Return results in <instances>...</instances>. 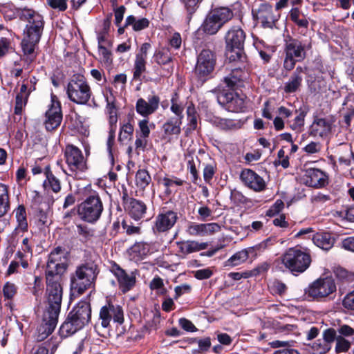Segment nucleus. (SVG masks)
Here are the masks:
<instances>
[{
  "instance_id": "nucleus-51",
  "label": "nucleus",
  "mask_w": 354,
  "mask_h": 354,
  "mask_svg": "<svg viewBox=\"0 0 354 354\" xmlns=\"http://www.w3.org/2000/svg\"><path fill=\"white\" fill-rule=\"evenodd\" d=\"M133 131L134 129L131 124L129 122L124 124L120 128L118 138L119 141L124 142L126 140H130L132 138Z\"/></svg>"
},
{
  "instance_id": "nucleus-46",
  "label": "nucleus",
  "mask_w": 354,
  "mask_h": 354,
  "mask_svg": "<svg viewBox=\"0 0 354 354\" xmlns=\"http://www.w3.org/2000/svg\"><path fill=\"white\" fill-rule=\"evenodd\" d=\"M290 19L295 23L299 27L308 28V21L305 15L297 8H292L290 11Z\"/></svg>"
},
{
  "instance_id": "nucleus-53",
  "label": "nucleus",
  "mask_w": 354,
  "mask_h": 354,
  "mask_svg": "<svg viewBox=\"0 0 354 354\" xmlns=\"http://www.w3.org/2000/svg\"><path fill=\"white\" fill-rule=\"evenodd\" d=\"M248 259H249L248 253L245 249H243L232 255L228 259V262L231 266H236L245 262Z\"/></svg>"
},
{
  "instance_id": "nucleus-16",
  "label": "nucleus",
  "mask_w": 354,
  "mask_h": 354,
  "mask_svg": "<svg viewBox=\"0 0 354 354\" xmlns=\"http://www.w3.org/2000/svg\"><path fill=\"white\" fill-rule=\"evenodd\" d=\"M58 321V315L49 312H44L41 323L39 324L35 335L37 342L46 339L55 330Z\"/></svg>"
},
{
  "instance_id": "nucleus-35",
  "label": "nucleus",
  "mask_w": 354,
  "mask_h": 354,
  "mask_svg": "<svg viewBox=\"0 0 354 354\" xmlns=\"http://www.w3.org/2000/svg\"><path fill=\"white\" fill-rule=\"evenodd\" d=\"M273 245L274 240L271 238H268L254 246L245 248V251L248 253V257L254 259Z\"/></svg>"
},
{
  "instance_id": "nucleus-45",
  "label": "nucleus",
  "mask_w": 354,
  "mask_h": 354,
  "mask_svg": "<svg viewBox=\"0 0 354 354\" xmlns=\"http://www.w3.org/2000/svg\"><path fill=\"white\" fill-rule=\"evenodd\" d=\"M46 180L44 183L45 187L50 189L55 193H58L61 190L60 180L49 169L46 171Z\"/></svg>"
},
{
  "instance_id": "nucleus-18",
  "label": "nucleus",
  "mask_w": 354,
  "mask_h": 354,
  "mask_svg": "<svg viewBox=\"0 0 354 354\" xmlns=\"http://www.w3.org/2000/svg\"><path fill=\"white\" fill-rule=\"evenodd\" d=\"M110 271L117 278L119 287L123 292L130 290L136 283V277L133 273L128 274L115 263H113Z\"/></svg>"
},
{
  "instance_id": "nucleus-19",
  "label": "nucleus",
  "mask_w": 354,
  "mask_h": 354,
  "mask_svg": "<svg viewBox=\"0 0 354 354\" xmlns=\"http://www.w3.org/2000/svg\"><path fill=\"white\" fill-rule=\"evenodd\" d=\"M304 183L315 188H321L328 183L326 174L319 169L310 168L306 170L303 176Z\"/></svg>"
},
{
  "instance_id": "nucleus-60",
  "label": "nucleus",
  "mask_w": 354,
  "mask_h": 354,
  "mask_svg": "<svg viewBox=\"0 0 354 354\" xmlns=\"http://www.w3.org/2000/svg\"><path fill=\"white\" fill-rule=\"evenodd\" d=\"M187 113L189 128L194 130L197 127V116L195 109L194 107L189 106L187 109Z\"/></svg>"
},
{
  "instance_id": "nucleus-1",
  "label": "nucleus",
  "mask_w": 354,
  "mask_h": 354,
  "mask_svg": "<svg viewBox=\"0 0 354 354\" xmlns=\"http://www.w3.org/2000/svg\"><path fill=\"white\" fill-rule=\"evenodd\" d=\"M98 273L97 265L92 262L77 266L70 277L71 290L73 295L80 296L86 290L93 287Z\"/></svg>"
},
{
  "instance_id": "nucleus-36",
  "label": "nucleus",
  "mask_w": 354,
  "mask_h": 354,
  "mask_svg": "<svg viewBox=\"0 0 354 354\" xmlns=\"http://www.w3.org/2000/svg\"><path fill=\"white\" fill-rule=\"evenodd\" d=\"M210 13L223 26L233 18V11L228 7H219L213 9Z\"/></svg>"
},
{
  "instance_id": "nucleus-40",
  "label": "nucleus",
  "mask_w": 354,
  "mask_h": 354,
  "mask_svg": "<svg viewBox=\"0 0 354 354\" xmlns=\"http://www.w3.org/2000/svg\"><path fill=\"white\" fill-rule=\"evenodd\" d=\"M159 183L165 188V193L170 194L176 186H182L185 181L174 176H166L160 178Z\"/></svg>"
},
{
  "instance_id": "nucleus-4",
  "label": "nucleus",
  "mask_w": 354,
  "mask_h": 354,
  "mask_svg": "<svg viewBox=\"0 0 354 354\" xmlns=\"http://www.w3.org/2000/svg\"><path fill=\"white\" fill-rule=\"evenodd\" d=\"M284 266L292 273H302L311 263L310 255L295 248H289L281 257Z\"/></svg>"
},
{
  "instance_id": "nucleus-7",
  "label": "nucleus",
  "mask_w": 354,
  "mask_h": 354,
  "mask_svg": "<svg viewBox=\"0 0 354 354\" xmlns=\"http://www.w3.org/2000/svg\"><path fill=\"white\" fill-rule=\"evenodd\" d=\"M21 17L28 21L25 29V37L39 41L44 26L43 17L31 9H24Z\"/></svg>"
},
{
  "instance_id": "nucleus-24",
  "label": "nucleus",
  "mask_w": 354,
  "mask_h": 354,
  "mask_svg": "<svg viewBox=\"0 0 354 354\" xmlns=\"http://www.w3.org/2000/svg\"><path fill=\"white\" fill-rule=\"evenodd\" d=\"M248 77V73L241 68H234L224 78L227 86L235 89L244 86L245 81Z\"/></svg>"
},
{
  "instance_id": "nucleus-57",
  "label": "nucleus",
  "mask_w": 354,
  "mask_h": 354,
  "mask_svg": "<svg viewBox=\"0 0 354 354\" xmlns=\"http://www.w3.org/2000/svg\"><path fill=\"white\" fill-rule=\"evenodd\" d=\"M149 120L144 119L140 120L138 122L139 131L137 133H139V136L143 138H147L150 134V129L148 125Z\"/></svg>"
},
{
  "instance_id": "nucleus-23",
  "label": "nucleus",
  "mask_w": 354,
  "mask_h": 354,
  "mask_svg": "<svg viewBox=\"0 0 354 354\" xmlns=\"http://www.w3.org/2000/svg\"><path fill=\"white\" fill-rule=\"evenodd\" d=\"M177 214L171 210L163 211L156 218L153 230L158 232H165L170 230L176 223Z\"/></svg>"
},
{
  "instance_id": "nucleus-11",
  "label": "nucleus",
  "mask_w": 354,
  "mask_h": 354,
  "mask_svg": "<svg viewBox=\"0 0 354 354\" xmlns=\"http://www.w3.org/2000/svg\"><path fill=\"white\" fill-rule=\"evenodd\" d=\"M337 287L333 279L320 278L308 287V294L314 299H322L335 293Z\"/></svg>"
},
{
  "instance_id": "nucleus-58",
  "label": "nucleus",
  "mask_w": 354,
  "mask_h": 354,
  "mask_svg": "<svg viewBox=\"0 0 354 354\" xmlns=\"http://www.w3.org/2000/svg\"><path fill=\"white\" fill-rule=\"evenodd\" d=\"M338 337L337 332L334 328H328L325 330L322 335V339L326 341V342L330 345Z\"/></svg>"
},
{
  "instance_id": "nucleus-10",
  "label": "nucleus",
  "mask_w": 354,
  "mask_h": 354,
  "mask_svg": "<svg viewBox=\"0 0 354 354\" xmlns=\"http://www.w3.org/2000/svg\"><path fill=\"white\" fill-rule=\"evenodd\" d=\"M215 64L214 53L209 49H203L197 57L195 74L201 79H205L213 72Z\"/></svg>"
},
{
  "instance_id": "nucleus-61",
  "label": "nucleus",
  "mask_w": 354,
  "mask_h": 354,
  "mask_svg": "<svg viewBox=\"0 0 354 354\" xmlns=\"http://www.w3.org/2000/svg\"><path fill=\"white\" fill-rule=\"evenodd\" d=\"M48 4L53 9L64 12L68 8V0H46Z\"/></svg>"
},
{
  "instance_id": "nucleus-63",
  "label": "nucleus",
  "mask_w": 354,
  "mask_h": 354,
  "mask_svg": "<svg viewBox=\"0 0 354 354\" xmlns=\"http://www.w3.org/2000/svg\"><path fill=\"white\" fill-rule=\"evenodd\" d=\"M337 332L338 333V336H342L345 338L354 335V328L346 324L340 325L337 328Z\"/></svg>"
},
{
  "instance_id": "nucleus-49",
  "label": "nucleus",
  "mask_w": 354,
  "mask_h": 354,
  "mask_svg": "<svg viewBox=\"0 0 354 354\" xmlns=\"http://www.w3.org/2000/svg\"><path fill=\"white\" fill-rule=\"evenodd\" d=\"M151 178L146 169H139L136 175V185L141 188H145L151 182Z\"/></svg>"
},
{
  "instance_id": "nucleus-33",
  "label": "nucleus",
  "mask_w": 354,
  "mask_h": 354,
  "mask_svg": "<svg viewBox=\"0 0 354 354\" xmlns=\"http://www.w3.org/2000/svg\"><path fill=\"white\" fill-rule=\"evenodd\" d=\"M332 124L325 118L316 119L311 126L312 132L315 136H326L331 131Z\"/></svg>"
},
{
  "instance_id": "nucleus-30",
  "label": "nucleus",
  "mask_w": 354,
  "mask_h": 354,
  "mask_svg": "<svg viewBox=\"0 0 354 354\" xmlns=\"http://www.w3.org/2000/svg\"><path fill=\"white\" fill-rule=\"evenodd\" d=\"M304 73L302 67H297L295 71L291 75L288 82H287L284 86L283 90L287 93H291L296 92L300 87L302 82V75Z\"/></svg>"
},
{
  "instance_id": "nucleus-31",
  "label": "nucleus",
  "mask_w": 354,
  "mask_h": 354,
  "mask_svg": "<svg viewBox=\"0 0 354 354\" xmlns=\"http://www.w3.org/2000/svg\"><path fill=\"white\" fill-rule=\"evenodd\" d=\"M212 124L224 131H233L241 128V123L239 120L214 117L211 119Z\"/></svg>"
},
{
  "instance_id": "nucleus-14",
  "label": "nucleus",
  "mask_w": 354,
  "mask_h": 354,
  "mask_svg": "<svg viewBox=\"0 0 354 354\" xmlns=\"http://www.w3.org/2000/svg\"><path fill=\"white\" fill-rule=\"evenodd\" d=\"M66 162L72 171H84L86 169V161L82 151L75 146L68 145L65 149Z\"/></svg>"
},
{
  "instance_id": "nucleus-22",
  "label": "nucleus",
  "mask_w": 354,
  "mask_h": 354,
  "mask_svg": "<svg viewBox=\"0 0 354 354\" xmlns=\"http://www.w3.org/2000/svg\"><path fill=\"white\" fill-rule=\"evenodd\" d=\"M241 179L248 187L255 192H262L266 189V184L263 178L251 169L243 170L241 174Z\"/></svg>"
},
{
  "instance_id": "nucleus-29",
  "label": "nucleus",
  "mask_w": 354,
  "mask_h": 354,
  "mask_svg": "<svg viewBox=\"0 0 354 354\" xmlns=\"http://www.w3.org/2000/svg\"><path fill=\"white\" fill-rule=\"evenodd\" d=\"M150 252V245L145 242H137L129 250L131 259L140 261L145 258Z\"/></svg>"
},
{
  "instance_id": "nucleus-3",
  "label": "nucleus",
  "mask_w": 354,
  "mask_h": 354,
  "mask_svg": "<svg viewBox=\"0 0 354 354\" xmlns=\"http://www.w3.org/2000/svg\"><path fill=\"white\" fill-rule=\"evenodd\" d=\"M66 93L73 102L86 104L91 97L92 91L84 76L75 75L68 83Z\"/></svg>"
},
{
  "instance_id": "nucleus-48",
  "label": "nucleus",
  "mask_w": 354,
  "mask_h": 354,
  "mask_svg": "<svg viewBox=\"0 0 354 354\" xmlns=\"http://www.w3.org/2000/svg\"><path fill=\"white\" fill-rule=\"evenodd\" d=\"M146 59L142 57H136L133 67V78L140 80L142 74L146 71Z\"/></svg>"
},
{
  "instance_id": "nucleus-44",
  "label": "nucleus",
  "mask_w": 354,
  "mask_h": 354,
  "mask_svg": "<svg viewBox=\"0 0 354 354\" xmlns=\"http://www.w3.org/2000/svg\"><path fill=\"white\" fill-rule=\"evenodd\" d=\"M149 25V21L147 18L136 19L133 15L128 16L125 21V26H132L135 31H140L147 28Z\"/></svg>"
},
{
  "instance_id": "nucleus-12",
  "label": "nucleus",
  "mask_w": 354,
  "mask_h": 354,
  "mask_svg": "<svg viewBox=\"0 0 354 354\" xmlns=\"http://www.w3.org/2000/svg\"><path fill=\"white\" fill-rule=\"evenodd\" d=\"M217 101L226 110L231 112L243 111L245 107L243 97L236 93L223 90L217 95Z\"/></svg>"
},
{
  "instance_id": "nucleus-42",
  "label": "nucleus",
  "mask_w": 354,
  "mask_h": 354,
  "mask_svg": "<svg viewBox=\"0 0 354 354\" xmlns=\"http://www.w3.org/2000/svg\"><path fill=\"white\" fill-rule=\"evenodd\" d=\"M221 27V25L218 24V21L210 12L207 16L202 25L203 30L208 35L216 34Z\"/></svg>"
},
{
  "instance_id": "nucleus-28",
  "label": "nucleus",
  "mask_w": 354,
  "mask_h": 354,
  "mask_svg": "<svg viewBox=\"0 0 354 354\" xmlns=\"http://www.w3.org/2000/svg\"><path fill=\"white\" fill-rule=\"evenodd\" d=\"M68 268V264L55 263L47 261L46 269V280H61V276L64 274Z\"/></svg>"
},
{
  "instance_id": "nucleus-21",
  "label": "nucleus",
  "mask_w": 354,
  "mask_h": 354,
  "mask_svg": "<svg viewBox=\"0 0 354 354\" xmlns=\"http://www.w3.org/2000/svg\"><path fill=\"white\" fill-rule=\"evenodd\" d=\"M160 102V97L156 95H149L147 100L139 98L136 104V111L140 115L147 117L158 110Z\"/></svg>"
},
{
  "instance_id": "nucleus-13",
  "label": "nucleus",
  "mask_w": 354,
  "mask_h": 354,
  "mask_svg": "<svg viewBox=\"0 0 354 354\" xmlns=\"http://www.w3.org/2000/svg\"><path fill=\"white\" fill-rule=\"evenodd\" d=\"M252 14L265 28H272L278 20L277 16L273 13L272 6L267 3H261L257 8H253Z\"/></svg>"
},
{
  "instance_id": "nucleus-52",
  "label": "nucleus",
  "mask_w": 354,
  "mask_h": 354,
  "mask_svg": "<svg viewBox=\"0 0 354 354\" xmlns=\"http://www.w3.org/2000/svg\"><path fill=\"white\" fill-rule=\"evenodd\" d=\"M311 348L316 354H326L330 350L331 346L322 338L313 342Z\"/></svg>"
},
{
  "instance_id": "nucleus-41",
  "label": "nucleus",
  "mask_w": 354,
  "mask_h": 354,
  "mask_svg": "<svg viewBox=\"0 0 354 354\" xmlns=\"http://www.w3.org/2000/svg\"><path fill=\"white\" fill-rule=\"evenodd\" d=\"M181 124L182 120H180V118H170L162 126L164 133L168 136L179 135L181 131Z\"/></svg>"
},
{
  "instance_id": "nucleus-2",
  "label": "nucleus",
  "mask_w": 354,
  "mask_h": 354,
  "mask_svg": "<svg viewBox=\"0 0 354 354\" xmlns=\"http://www.w3.org/2000/svg\"><path fill=\"white\" fill-rule=\"evenodd\" d=\"M91 317L90 304L84 301L79 302L69 313L66 320L62 325V333L65 335L74 334L88 324Z\"/></svg>"
},
{
  "instance_id": "nucleus-47",
  "label": "nucleus",
  "mask_w": 354,
  "mask_h": 354,
  "mask_svg": "<svg viewBox=\"0 0 354 354\" xmlns=\"http://www.w3.org/2000/svg\"><path fill=\"white\" fill-rule=\"evenodd\" d=\"M48 261L54 262L55 263L68 264V260L65 252L60 248H57L52 251L48 255Z\"/></svg>"
},
{
  "instance_id": "nucleus-55",
  "label": "nucleus",
  "mask_w": 354,
  "mask_h": 354,
  "mask_svg": "<svg viewBox=\"0 0 354 354\" xmlns=\"http://www.w3.org/2000/svg\"><path fill=\"white\" fill-rule=\"evenodd\" d=\"M351 348V342L344 337L338 336L336 340L335 351L338 353L347 352Z\"/></svg>"
},
{
  "instance_id": "nucleus-38",
  "label": "nucleus",
  "mask_w": 354,
  "mask_h": 354,
  "mask_svg": "<svg viewBox=\"0 0 354 354\" xmlns=\"http://www.w3.org/2000/svg\"><path fill=\"white\" fill-rule=\"evenodd\" d=\"M15 217L17 222V225L15 229L16 234L21 232H24L28 230V223L26 219V209L24 205H19L15 210Z\"/></svg>"
},
{
  "instance_id": "nucleus-59",
  "label": "nucleus",
  "mask_w": 354,
  "mask_h": 354,
  "mask_svg": "<svg viewBox=\"0 0 354 354\" xmlns=\"http://www.w3.org/2000/svg\"><path fill=\"white\" fill-rule=\"evenodd\" d=\"M98 50L102 61L105 64L110 65L113 61L111 52L104 46H100Z\"/></svg>"
},
{
  "instance_id": "nucleus-20",
  "label": "nucleus",
  "mask_w": 354,
  "mask_h": 354,
  "mask_svg": "<svg viewBox=\"0 0 354 354\" xmlns=\"http://www.w3.org/2000/svg\"><path fill=\"white\" fill-rule=\"evenodd\" d=\"M221 226L216 223H190L187 225V233L193 236H205L219 232Z\"/></svg>"
},
{
  "instance_id": "nucleus-26",
  "label": "nucleus",
  "mask_w": 354,
  "mask_h": 354,
  "mask_svg": "<svg viewBox=\"0 0 354 354\" xmlns=\"http://www.w3.org/2000/svg\"><path fill=\"white\" fill-rule=\"evenodd\" d=\"M32 245L30 239L26 237L22 240L21 246L16 253V257L19 259L20 264L24 268L28 267V261L32 257Z\"/></svg>"
},
{
  "instance_id": "nucleus-50",
  "label": "nucleus",
  "mask_w": 354,
  "mask_h": 354,
  "mask_svg": "<svg viewBox=\"0 0 354 354\" xmlns=\"http://www.w3.org/2000/svg\"><path fill=\"white\" fill-rule=\"evenodd\" d=\"M39 41H35L28 37H25L21 41L22 49L25 55H30L31 59L34 58V51L35 46Z\"/></svg>"
},
{
  "instance_id": "nucleus-9",
  "label": "nucleus",
  "mask_w": 354,
  "mask_h": 354,
  "mask_svg": "<svg viewBox=\"0 0 354 354\" xmlns=\"http://www.w3.org/2000/svg\"><path fill=\"white\" fill-rule=\"evenodd\" d=\"M245 39V33L239 27H233L227 32L225 36L226 47L227 52H234L235 55L229 56L230 60L234 61L236 57H241V50L243 48ZM228 55V53H227Z\"/></svg>"
},
{
  "instance_id": "nucleus-34",
  "label": "nucleus",
  "mask_w": 354,
  "mask_h": 354,
  "mask_svg": "<svg viewBox=\"0 0 354 354\" xmlns=\"http://www.w3.org/2000/svg\"><path fill=\"white\" fill-rule=\"evenodd\" d=\"M125 209L129 211L132 218L135 220H140L145 214L147 207L143 202L134 199L131 201V203Z\"/></svg>"
},
{
  "instance_id": "nucleus-6",
  "label": "nucleus",
  "mask_w": 354,
  "mask_h": 354,
  "mask_svg": "<svg viewBox=\"0 0 354 354\" xmlns=\"http://www.w3.org/2000/svg\"><path fill=\"white\" fill-rule=\"evenodd\" d=\"M120 324L124 322V313L122 308L119 305H113L108 304L102 306L100 311V323L97 324L95 326L96 331L102 336L104 337V333H101L100 329L106 330L111 320Z\"/></svg>"
},
{
  "instance_id": "nucleus-5",
  "label": "nucleus",
  "mask_w": 354,
  "mask_h": 354,
  "mask_svg": "<svg viewBox=\"0 0 354 354\" xmlns=\"http://www.w3.org/2000/svg\"><path fill=\"white\" fill-rule=\"evenodd\" d=\"M103 204L98 194L88 196L77 207L80 218L88 223H95L101 216Z\"/></svg>"
},
{
  "instance_id": "nucleus-37",
  "label": "nucleus",
  "mask_w": 354,
  "mask_h": 354,
  "mask_svg": "<svg viewBox=\"0 0 354 354\" xmlns=\"http://www.w3.org/2000/svg\"><path fill=\"white\" fill-rule=\"evenodd\" d=\"M15 217L17 222V225L15 229L16 234L21 232H24L28 230V223L26 219V209L24 205H19L15 210Z\"/></svg>"
},
{
  "instance_id": "nucleus-54",
  "label": "nucleus",
  "mask_w": 354,
  "mask_h": 354,
  "mask_svg": "<svg viewBox=\"0 0 354 354\" xmlns=\"http://www.w3.org/2000/svg\"><path fill=\"white\" fill-rule=\"evenodd\" d=\"M342 305L347 311H354V289L343 297Z\"/></svg>"
},
{
  "instance_id": "nucleus-32",
  "label": "nucleus",
  "mask_w": 354,
  "mask_h": 354,
  "mask_svg": "<svg viewBox=\"0 0 354 354\" xmlns=\"http://www.w3.org/2000/svg\"><path fill=\"white\" fill-rule=\"evenodd\" d=\"M313 241L315 245L324 250H328L334 245L335 239L328 232H319L313 236Z\"/></svg>"
},
{
  "instance_id": "nucleus-8",
  "label": "nucleus",
  "mask_w": 354,
  "mask_h": 354,
  "mask_svg": "<svg viewBox=\"0 0 354 354\" xmlns=\"http://www.w3.org/2000/svg\"><path fill=\"white\" fill-rule=\"evenodd\" d=\"M48 306L44 312L59 316L62 299V287L60 280H46Z\"/></svg>"
},
{
  "instance_id": "nucleus-56",
  "label": "nucleus",
  "mask_w": 354,
  "mask_h": 354,
  "mask_svg": "<svg viewBox=\"0 0 354 354\" xmlns=\"http://www.w3.org/2000/svg\"><path fill=\"white\" fill-rule=\"evenodd\" d=\"M17 292V286L10 282H7L3 287V297L6 299H12Z\"/></svg>"
},
{
  "instance_id": "nucleus-62",
  "label": "nucleus",
  "mask_w": 354,
  "mask_h": 354,
  "mask_svg": "<svg viewBox=\"0 0 354 354\" xmlns=\"http://www.w3.org/2000/svg\"><path fill=\"white\" fill-rule=\"evenodd\" d=\"M77 229L78 234L85 241L93 236V231L86 226L79 225L77 226Z\"/></svg>"
},
{
  "instance_id": "nucleus-43",
  "label": "nucleus",
  "mask_w": 354,
  "mask_h": 354,
  "mask_svg": "<svg viewBox=\"0 0 354 354\" xmlns=\"http://www.w3.org/2000/svg\"><path fill=\"white\" fill-rule=\"evenodd\" d=\"M10 209L8 187L0 183V217L5 215Z\"/></svg>"
},
{
  "instance_id": "nucleus-39",
  "label": "nucleus",
  "mask_w": 354,
  "mask_h": 354,
  "mask_svg": "<svg viewBox=\"0 0 354 354\" xmlns=\"http://www.w3.org/2000/svg\"><path fill=\"white\" fill-rule=\"evenodd\" d=\"M292 343V341L274 340L271 342L270 345L272 348H274L281 347V348L276 351L273 354H299L297 350L291 348Z\"/></svg>"
},
{
  "instance_id": "nucleus-27",
  "label": "nucleus",
  "mask_w": 354,
  "mask_h": 354,
  "mask_svg": "<svg viewBox=\"0 0 354 354\" xmlns=\"http://www.w3.org/2000/svg\"><path fill=\"white\" fill-rule=\"evenodd\" d=\"M176 245L178 248V252L183 255L205 250L208 246L207 243H199L192 240L178 241L176 243Z\"/></svg>"
},
{
  "instance_id": "nucleus-25",
  "label": "nucleus",
  "mask_w": 354,
  "mask_h": 354,
  "mask_svg": "<svg viewBox=\"0 0 354 354\" xmlns=\"http://www.w3.org/2000/svg\"><path fill=\"white\" fill-rule=\"evenodd\" d=\"M286 55L297 61L303 60L306 57L304 45L295 39H290L286 41L285 47Z\"/></svg>"
},
{
  "instance_id": "nucleus-17",
  "label": "nucleus",
  "mask_w": 354,
  "mask_h": 354,
  "mask_svg": "<svg viewBox=\"0 0 354 354\" xmlns=\"http://www.w3.org/2000/svg\"><path fill=\"white\" fill-rule=\"evenodd\" d=\"M153 59L161 67L160 76L167 77L172 74L173 58L169 48H162L156 50L153 55Z\"/></svg>"
},
{
  "instance_id": "nucleus-64",
  "label": "nucleus",
  "mask_w": 354,
  "mask_h": 354,
  "mask_svg": "<svg viewBox=\"0 0 354 354\" xmlns=\"http://www.w3.org/2000/svg\"><path fill=\"white\" fill-rule=\"evenodd\" d=\"M201 1L202 0H183L189 15H192L196 10Z\"/></svg>"
},
{
  "instance_id": "nucleus-15",
  "label": "nucleus",
  "mask_w": 354,
  "mask_h": 354,
  "mask_svg": "<svg viewBox=\"0 0 354 354\" xmlns=\"http://www.w3.org/2000/svg\"><path fill=\"white\" fill-rule=\"evenodd\" d=\"M62 120V113L59 102L55 96H52L51 102L46 112L44 124L46 130L53 131L57 129Z\"/></svg>"
}]
</instances>
